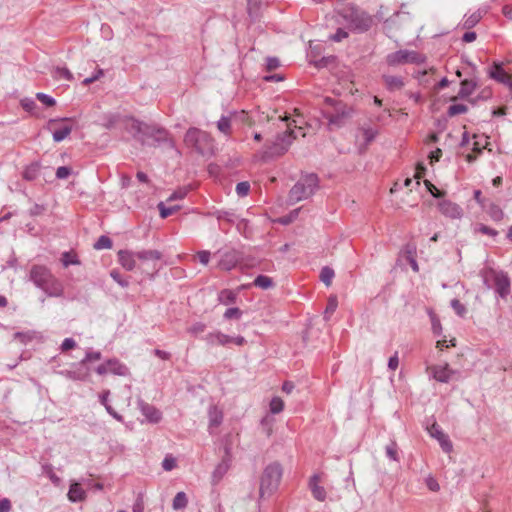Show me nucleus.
<instances>
[{
    "instance_id": "obj_1",
    "label": "nucleus",
    "mask_w": 512,
    "mask_h": 512,
    "mask_svg": "<svg viewBox=\"0 0 512 512\" xmlns=\"http://www.w3.org/2000/svg\"><path fill=\"white\" fill-rule=\"evenodd\" d=\"M128 132L141 145L159 146L166 144L174 148L175 144L167 130L154 124H148L137 119H131Z\"/></svg>"
},
{
    "instance_id": "obj_2",
    "label": "nucleus",
    "mask_w": 512,
    "mask_h": 512,
    "mask_svg": "<svg viewBox=\"0 0 512 512\" xmlns=\"http://www.w3.org/2000/svg\"><path fill=\"white\" fill-rule=\"evenodd\" d=\"M30 280L49 297H60L64 288L62 283L44 265H33L29 274Z\"/></svg>"
},
{
    "instance_id": "obj_3",
    "label": "nucleus",
    "mask_w": 512,
    "mask_h": 512,
    "mask_svg": "<svg viewBox=\"0 0 512 512\" xmlns=\"http://www.w3.org/2000/svg\"><path fill=\"white\" fill-rule=\"evenodd\" d=\"M319 177L315 173L302 174L288 194V202L295 204L313 196L319 189Z\"/></svg>"
},
{
    "instance_id": "obj_4",
    "label": "nucleus",
    "mask_w": 512,
    "mask_h": 512,
    "mask_svg": "<svg viewBox=\"0 0 512 512\" xmlns=\"http://www.w3.org/2000/svg\"><path fill=\"white\" fill-rule=\"evenodd\" d=\"M184 142L188 147L195 149L202 156H212L215 152L214 139L206 131L198 128H189L185 134Z\"/></svg>"
},
{
    "instance_id": "obj_5",
    "label": "nucleus",
    "mask_w": 512,
    "mask_h": 512,
    "mask_svg": "<svg viewBox=\"0 0 512 512\" xmlns=\"http://www.w3.org/2000/svg\"><path fill=\"white\" fill-rule=\"evenodd\" d=\"M296 138L295 131L290 128L288 131L279 133L272 143L264 146L261 152V160L267 162L284 155Z\"/></svg>"
},
{
    "instance_id": "obj_6",
    "label": "nucleus",
    "mask_w": 512,
    "mask_h": 512,
    "mask_svg": "<svg viewBox=\"0 0 512 512\" xmlns=\"http://www.w3.org/2000/svg\"><path fill=\"white\" fill-rule=\"evenodd\" d=\"M282 477V468L279 463L269 464L263 471L260 479L259 495L261 498L270 496L277 490Z\"/></svg>"
},
{
    "instance_id": "obj_7",
    "label": "nucleus",
    "mask_w": 512,
    "mask_h": 512,
    "mask_svg": "<svg viewBox=\"0 0 512 512\" xmlns=\"http://www.w3.org/2000/svg\"><path fill=\"white\" fill-rule=\"evenodd\" d=\"M427 57L414 50L400 49L392 52L386 56V63L389 66L395 67L405 64L420 65L426 62Z\"/></svg>"
},
{
    "instance_id": "obj_8",
    "label": "nucleus",
    "mask_w": 512,
    "mask_h": 512,
    "mask_svg": "<svg viewBox=\"0 0 512 512\" xmlns=\"http://www.w3.org/2000/svg\"><path fill=\"white\" fill-rule=\"evenodd\" d=\"M73 121L70 117L50 119L47 123V129L53 130V140L55 142H61L68 137L72 131V126L63 125L55 127L59 122H71Z\"/></svg>"
},
{
    "instance_id": "obj_9",
    "label": "nucleus",
    "mask_w": 512,
    "mask_h": 512,
    "mask_svg": "<svg viewBox=\"0 0 512 512\" xmlns=\"http://www.w3.org/2000/svg\"><path fill=\"white\" fill-rule=\"evenodd\" d=\"M350 117H351V109L341 103H339L335 106L334 113L326 116V118L328 119L329 125H333L335 127L343 126L345 121Z\"/></svg>"
},
{
    "instance_id": "obj_10",
    "label": "nucleus",
    "mask_w": 512,
    "mask_h": 512,
    "mask_svg": "<svg viewBox=\"0 0 512 512\" xmlns=\"http://www.w3.org/2000/svg\"><path fill=\"white\" fill-rule=\"evenodd\" d=\"M338 16L345 21L347 28L361 27V18L359 15V11L352 6H346L342 8L340 11H338Z\"/></svg>"
},
{
    "instance_id": "obj_11",
    "label": "nucleus",
    "mask_w": 512,
    "mask_h": 512,
    "mask_svg": "<svg viewBox=\"0 0 512 512\" xmlns=\"http://www.w3.org/2000/svg\"><path fill=\"white\" fill-rule=\"evenodd\" d=\"M494 278L495 291L501 298H505L510 293V280L506 273L492 271Z\"/></svg>"
},
{
    "instance_id": "obj_12",
    "label": "nucleus",
    "mask_w": 512,
    "mask_h": 512,
    "mask_svg": "<svg viewBox=\"0 0 512 512\" xmlns=\"http://www.w3.org/2000/svg\"><path fill=\"white\" fill-rule=\"evenodd\" d=\"M240 261V253L236 250L226 251L221 255L217 267L221 270L230 271Z\"/></svg>"
},
{
    "instance_id": "obj_13",
    "label": "nucleus",
    "mask_w": 512,
    "mask_h": 512,
    "mask_svg": "<svg viewBox=\"0 0 512 512\" xmlns=\"http://www.w3.org/2000/svg\"><path fill=\"white\" fill-rule=\"evenodd\" d=\"M439 210L441 213L449 218L458 219L462 216L461 207L449 200H442L438 203Z\"/></svg>"
},
{
    "instance_id": "obj_14",
    "label": "nucleus",
    "mask_w": 512,
    "mask_h": 512,
    "mask_svg": "<svg viewBox=\"0 0 512 512\" xmlns=\"http://www.w3.org/2000/svg\"><path fill=\"white\" fill-rule=\"evenodd\" d=\"M139 408L142 414L152 423H158L161 420V412L154 406L139 401Z\"/></svg>"
},
{
    "instance_id": "obj_15",
    "label": "nucleus",
    "mask_w": 512,
    "mask_h": 512,
    "mask_svg": "<svg viewBox=\"0 0 512 512\" xmlns=\"http://www.w3.org/2000/svg\"><path fill=\"white\" fill-rule=\"evenodd\" d=\"M320 477L314 474L309 480V488L312 492L313 497L318 501H324L326 499V491L323 486L319 485Z\"/></svg>"
},
{
    "instance_id": "obj_16",
    "label": "nucleus",
    "mask_w": 512,
    "mask_h": 512,
    "mask_svg": "<svg viewBox=\"0 0 512 512\" xmlns=\"http://www.w3.org/2000/svg\"><path fill=\"white\" fill-rule=\"evenodd\" d=\"M118 258L122 267L127 271H132L135 268V258H137L135 252L128 250H120L118 252Z\"/></svg>"
},
{
    "instance_id": "obj_17",
    "label": "nucleus",
    "mask_w": 512,
    "mask_h": 512,
    "mask_svg": "<svg viewBox=\"0 0 512 512\" xmlns=\"http://www.w3.org/2000/svg\"><path fill=\"white\" fill-rule=\"evenodd\" d=\"M205 340L209 345L226 346L232 343V337L222 332H212L205 336Z\"/></svg>"
},
{
    "instance_id": "obj_18",
    "label": "nucleus",
    "mask_w": 512,
    "mask_h": 512,
    "mask_svg": "<svg viewBox=\"0 0 512 512\" xmlns=\"http://www.w3.org/2000/svg\"><path fill=\"white\" fill-rule=\"evenodd\" d=\"M209 430L213 433V429L218 428L223 421V412L217 406H210L208 410Z\"/></svg>"
},
{
    "instance_id": "obj_19",
    "label": "nucleus",
    "mask_w": 512,
    "mask_h": 512,
    "mask_svg": "<svg viewBox=\"0 0 512 512\" xmlns=\"http://www.w3.org/2000/svg\"><path fill=\"white\" fill-rule=\"evenodd\" d=\"M41 169L42 167L40 162H32L25 167L24 171L22 172V177L26 181H35L40 177Z\"/></svg>"
},
{
    "instance_id": "obj_20",
    "label": "nucleus",
    "mask_w": 512,
    "mask_h": 512,
    "mask_svg": "<svg viewBox=\"0 0 512 512\" xmlns=\"http://www.w3.org/2000/svg\"><path fill=\"white\" fill-rule=\"evenodd\" d=\"M231 462L232 461L221 459L220 463L215 467V469L212 473L213 484H217L221 481V479L224 477V475L230 469Z\"/></svg>"
},
{
    "instance_id": "obj_21",
    "label": "nucleus",
    "mask_w": 512,
    "mask_h": 512,
    "mask_svg": "<svg viewBox=\"0 0 512 512\" xmlns=\"http://www.w3.org/2000/svg\"><path fill=\"white\" fill-rule=\"evenodd\" d=\"M489 75L491 78H493L496 81L503 83L505 85L511 79V76L499 64H494L491 67V69L489 71Z\"/></svg>"
},
{
    "instance_id": "obj_22",
    "label": "nucleus",
    "mask_w": 512,
    "mask_h": 512,
    "mask_svg": "<svg viewBox=\"0 0 512 512\" xmlns=\"http://www.w3.org/2000/svg\"><path fill=\"white\" fill-rule=\"evenodd\" d=\"M452 371L449 369L448 364L444 366L433 367V377L442 383H447L450 380Z\"/></svg>"
},
{
    "instance_id": "obj_23",
    "label": "nucleus",
    "mask_w": 512,
    "mask_h": 512,
    "mask_svg": "<svg viewBox=\"0 0 512 512\" xmlns=\"http://www.w3.org/2000/svg\"><path fill=\"white\" fill-rule=\"evenodd\" d=\"M382 78L389 91L400 90L404 87L403 78L400 76L383 75Z\"/></svg>"
},
{
    "instance_id": "obj_24",
    "label": "nucleus",
    "mask_w": 512,
    "mask_h": 512,
    "mask_svg": "<svg viewBox=\"0 0 512 512\" xmlns=\"http://www.w3.org/2000/svg\"><path fill=\"white\" fill-rule=\"evenodd\" d=\"M86 497L85 491L78 483H72L68 491V498L71 502L83 501Z\"/></svg>"
},
{
    "instance_id": "obj_25",
    "label": "nucleus",
    "mask_w": 512,
    "mask_h": 512,
    "mask_svg": "<svg viewBox=\"0 0 512 512\" xmlns=\"http://www.w3.org/2000/svg\"><path fill=\"white\" fill-rule=\"evenodd\" d=\"M136 257L141 261H158L161 258V253L157 250H143L135 252Z\"/></svg>"
},
{
    "instance_id": "obj_26",
    "label": "nucleus",
    "mask_w": 512,
    "mask_h": 512,
    "mask_svg": "<svg viewBox=\"0 0 512 512\" xmlns=\"http://www.w3.org/2000/svg\"><path fill=\"white\" fill-rule=\"evenodd\" d=\"M219 221H225L228 224H234L237 220V215L231 210H217L213 214Z\"/></svg>"
},
{
    "instance_id": "obj_27",
    "label": "nucleus",
    "mask_w": 512,
    "mask_h": 512,
    "mask_svg": "<svg viewBox=\"0 0 512 512\" xmlns=\"http://www.w3.org/2000/svg\"><path fill=\"white\" fill-rule=\"evenodd\" d=\"M475 88H476L475 82H473L472 80L465 79L461 82V87H460L458 96L461 98H466L473 93Z\"/></svg>"
},
{
    "instance_id": "obj_28",
    "label": "nucleus",
    "mask_w": 512,
    "mask_h": 512,
    "mask_svg": "<svg viewBox=\"0 0 512 512\" xmlns=\"http://www.w3.org/2000/svg\"><path fill=\"white\" fill-rule=\"evenodd\" d=\"M109 373L124 376L128 373V369L125 365L120 363L117 359L109 360Z\"/></svg>"
},
{
    "instance_id": "obj_29",
    "label": "nucleus",
    "mask_w": 512,
    "mask_h": 512,
    "mask_svg": "<svg viewBox=\"0 0 512 512\" xmlns=\"http://www.w3.org/2000/svg\"><path fill=\"white\" fill-rule=\"evenodd\" d=\"M188 498L185 492H178L172 502V507L174 510H182L187 507Z\"/></svg>"
},
{
    "instance_id": "obj_30",
    "label": "nucleus",
    "mask_w": 512,
    "mask_h": 512,
    "mask_svg": "<svg viewBox=\"0 0 512 512\" xmlns=\"http://www.w3.org/2000/svg\"><path fill=\"white\" fill-rule=\"evenodd\" d=\"M323 50H324V47L321 42L315 43L314 41L309 40L308 57L310 58V60H317L316 58L321 55Z\"/></svg>"
},
{
    "instance_id": "obj_31",
    "label": "nucleus",
    "mask_w": 512,
    "mask_h": 512,
    "mask_svg": "<svg viewBox=\"0 0 512 512\" xmlns=\"http://www.w3.org/2000/svg\"><path fill=\"white\" fill-rule=\"evenodd\" d=\"M253 284L256 287H259L261 289L267 290L269 288H272L274 286V282L272 278L265 276V275H258L254 281Z\"/></svg>"
},
{
    "instance_id": "obj_32",
    "label": "nucleus",
    "mask_w": 512,
    "mask_h": 512,
    "mask_svg": "<svg viewBox=\"0 0 512 512\" xmlns=\"http://www.w3.org/2000/svg\"><path fill=\"white\" fill-rule=\"evenodd\" d=\"M220 303L228 305L236 301V293L229 289L222 290L218 295Z\"/></svg>"
},
{
    "instance_id": "obj_33",
    "label": "nucleus",
    "mask_w": 512,
    "mask_h": 512,
    "mask_svg": "<svg viewBox=\"0 0 512 512\" xmlns=\"http://www.w3.org/2000/svg\"><path fill=\"white\" fill-rule=\"evenodd\" d=\"M217 128H218V130L221 133H223L225 135H230V133H231V119L229 117L222 116L217 121Z\"/></svg>"
},
{
    "instance_id": "obj_34",
    "label": "nucleus",
    "mask_w": 512,
    "mask_h": 512,
    "mask_svg": "<svg viewBox=\"0 0 512 512\" xmlns=\"http://www.w3.org/2000/svg\"><path fill=\"white\" fill-rule=\"evenodd\" d=\"M334 270L328 266H325L321 269L320 272V280L326 285L330 286L332 283V279L334 277Z\"/></svg>"
},
{
    "instance_id": "obj_35",
    "label": "nucleus",
    "mask_w": 512,
    "mask_h": 512,
    "mask_svg": "<svg viewBox=\"0 0 512 512\" xmlns=\"http://www.w3.org/2000/svg\"><path fill=\"white\" fill-rule=\"evenodd\" d=\"M262 7L261 0H248L247 10L251 17H257Z\"/></svg>"
},
{
    "instance_id": "obj_36",
    "label": "nucleus",
    "mask_w": 512,
    "mask_h": 512,
    "mask_svg": "<svg viewBox=\"0 0 512 512\" xmlns=\"http://www.w3.org/2000/svg\"><path fill=\"white\" fill-rule=\"evenodd\" d=\"M112 247V240L105 235H102L94 244L96 250L110 249Z\"/></svg>"
},
{
    "instance_id": "obj_37",
    "label": "nucleus",
    "mask_w": 512,
    "mask_h": 512,
    "mask_svg": "<svg viewBox=\"0 0 512 512\" xmlns=\"http://www.w3.org/2000/svg\"><path fill=\"white\" fill-rule=\"evenodd\" d=\"M468 111V107L464 104H453L448 108V115L450 117L466 113Z\"/></svg>"
},
{
    "instance_id": "obj_38",
    "label": "nucleus",
    "mask_w": 512,
    "mask_h": 512,
    "mask_svg": "<svg viewBox=\"0 0 512 512\" xmlns=\"http://www.w3.org/2000/svg\"><path fill=\"white\" fill-rule=\"evenodd\" d=\"M283 409H284L283 400L279 397L272 398V400L270 402V411L273 414H278V413L282 412Z\"/></svg>"
},
{
    "instance_id": "obj_39",
    "label": "nucleus",
    "mask_w": 512,
    "mask_h": 512,
    "mask_svg": "<svg viewBox=\"0 0 512 512\" xmlns=\"http://www.w3.org/2000/svg\"><path fill=\"white\" fill-rule=\"evenodd\" d=\"M179 208V206L166 207L163 202L158 204V209L162 218H167L176 212Z\"/></svg>"
},
{
    "instance_id": "obj_40",
    "label": "nucleus",
    "mask_w": 512,
    "mask_h": 512,
    "mask_svg": "<svg viewBox=\"0 0 512 512\" xmlns=\"http://www.w3.org/2000/svg\"><path fill=\"white\" fill-rule=\"evenodd\" d=\"M386 455L393 461H399L397 444L395 442H391L386 446Z\"/></svg>"
},
{
    "instance_id": "obj_41",
    "label": "nucleus",
    "mask_w": 512,
    "mask_h": 512,
    "mask_svg": "<svg viewBox=\"0 0 512 512\" xmlns=\"http://www.w3.org/2000/svg\"><path fill=\"white\" fill-rule=\"evenodd\" d=\"M335 61V57L334 56H323L321 57L320 59H317V60H310V62L312 64H314V66H316L317 68H323V67H326L328 66L330 63L334 62Z\"/></svg>"
},
{
    "instance_id": "obj_42",
    "label": "nucleus",
    "mask_w": 512,
    "mask_h": 512,
    "mask_svg": "<svg viewBox=\"0 0 512 512\" xmlns=\"http://www.w3.org/2000/svg\"><path fill=\"white\" fill-rule=\"evenodd\" d=\"M61 261H62L64 267H68L69 265H75V264L80 263L79 260L77 259V257L75 255H72L69 252H64L62 254Z\"/></svg>"
},
{
    "instance_id": "obj_43",
    "label": "nucleus",
    "mask_w": 512,
    "mask_h": 512,
    "mask_svg": "<svg viewBox=\"0 0 512 512\" xmlns=\"http://www.w3.org/2000/svg\"><path fill=\"white\" fill-rule=\"evenodd\" d=\"M34 338V332H16L14 339L19 340L22 344H27Z\"/></svg>"
},
{
    "instance_id": "obj_44",
    "label": "nucleus",
    "mask_w": 512,
    "mask_h": 512,
    "mask_svg": "<svg viewBox=\"0 0 512 512\" xmlns=\"http://www.w3.org/2000/svg\"><path fill=\"white\" fill-rule=\"evenodd\" d=\"M36 99L48 107L54 106L56 104L54 98L42 92L36 93Z\"/></svg>"
},
{
    "instance_id": "obj_45",
    "label": "nucleus",
    "mask_w": 512,
    "mask_h": 512,
    "mask_svg": "<svg viewBox=\"0 0 512 512\" xmlns=\"http://www.w3.org/2000/svg\"><path fill=\"white\" fill-rule=\"evenodd\" d=\"M299 212H300V208L294 209L288 215L281 217L279 219V222L283 225H288V224L292 223L298 217Z\"/></svg>"
},
{
    "instance_id": "obj_46",
    "label": "nucleus",
    "mask_w": 512,
    "mask_h": 512,
    "mask_svg": "<svg viewBox=\"0 0 512 512\" xmlns=\"http://www.w3.org/2000/svg\"><path fill=\"white\" fill-rule=\"evenodd\" d=\"M489 214L490 216L494 219V220H501L504 216V213L503 211L501 210V208L496 205V204H491L490 208H489Z\"/></svg>"
},
{
    "instance_id": "obj_47",
    "label": "nucleus",
    "mask_w": 512,
    "mask_h": 512,
    "mask_svg": "<svg viewBox=\"0 0 512 512\" xmlns=\"http://www.w3.org/2000/svg\"><path fill=\"white\" fill-rule=\"evenodd\" d=\"M362 131H363V136H364L366 144H369L370 142H372L378 134L377 129H374L371 127L363 128Z\"/></svg>"
},
{
    "instance_id": "obj_48",
    "label": "nucleus",
    "mask_w": 512,
    "mask_h": 512,
    "mask_svg": "<svg viewBox=\"0 0 512 512\" xmlns=\"http://www.w3.org/2000/svg\"><path fill=\"white\" fill-rule=\"evenodd\" d=\"M451 307L455 310L457 315L461 317H463L467 312L466 307L458 299L451 300Z\"/></svg>"
},
{
    "instance_id": "obj_49",
    "label": "nucleus",
    "mask_w": 512,
    "mask_h": 512,
    "mask_svg": "<svg viewBox=\"0 0 512 512\" xmlns=\"http://www.w3.org/2000/svg\"><path fill=\"white\" fill-rule=\"evenodd\" d=\"M175 467H176V459L171 455H167L162 462V468L165 471H171Z\"/></svg>"
},
{
    "instance_id": "obj_50",
    "label": "nucleus",
    "mask_w": 512,
    "mask_h": 512,
    "mask_svg": "<svg viewBox=\"0 0 512 512\" xmlns=\"http://www.w3.org/2000/svg\"><path fill=\"white\" fill-rule=\"evenodd\" d=\"M250 190V184L246 181L239 182L236 185V193L240 197H244L249 193Z\"/></svg>"
},
{
    "instance_id": "obj_51",
    "label": "nucleus",
    "mask_w": 512,
    "mask_h": 512,
    "mask_svg": "<svg viewBox=\"0 0 512 512\" xmlns=\"http://www.w3.org/2000/svg\"><path fill=\"white\" fill-rule=\"evenodd\" d=\"M242 315V311L237 307L228 308L224 313L226 319H239Z\"/></svg>"
},
{
    "instance_id": "obj_52",
    "label": "nucleus",
    "mask_w": 512,
    "mask_h": 512,
    "mask_svg": "<svg viewBox=\"0 0 512 512\" xmlns=\"http://www.w3.org/2000/svg\"><path fill=\"white\" fill-rule=\"evenodd\" d=\"M424 184L427 190L433 195L435 198H441L444 196V192L439 191L435 185H433L429 180H425Z\"/></svg>"
},
{
    "instance_id": "obj_53",
    "label": "nucleus",
    "mask_w": 512,
    "mask_h": 512,
    "mask_svg": "<svg viewBox=\"0 0 512 512\" xmlns=\"http://www.w3.org/2000/svg\"><path fill=\"white\" fill-rule=\"evenodd\" d=\"M428 431L430 433V435L439 440L441 437H443L445 434L443 433V431L441 430V428L439 427L438 424L434 423L432 424L429 428H428Z\"/></svg>"
},
{
    "instance_id": "obj_54",
    "label": "nucleus",
    "mask_w": 512,
    "mask_h": 512,
    "mask_svg": "<svg viewBox=\"0 0 512 512\" xmlns=\"http://www.w3.org/2000/svg\"><path fill=\"white\" fill-rule=\"evenodd\" d=\"M337 308V300L335 297H331L329 298L328 300V304H327V307H326V310H325V319H328V316L332 313H334V311L336 310Z\"/></svg>"
},
{
    "instance_id": "obj_55",
    "label": "nucleus",
    "mask_w": 512,
    "mask_h": 512,
    "mask_svg": "<svg viewBox=\"0 0 512 512\" xmlns=\"http://www.w3.org/2000/svg\"><path fill=\"white\" fill-rule=\"evenodd\" d=\"M280 66V61L276 57H267L266 59V70L273 71Z\"/></svg>"
},
{
    "instance_id": "obj_56",
    "label": "nucleus",
    "mask_w": 512,
    "mask_h": 512,
    "mask_svg": "<svg viewBox=\"0 0 512 512\" xmlns=\"http://www.w3.org/2000/svg\"><path fill=\"white\" fill-rule=\"evenodd\" d=\"M55 77L65 78L66 80H71L73 78L71 72L67 68L60 67L55 69Z\"/></svg>"
},
{
    "instance_id": "obj_57",
    "label": "nucleus",
    "mask_w": 512,
    "mask_h": 512,
    "mask_svg": "<svg viewBox=\"0 0 512 512\" xmlns=\"http://www.w3.org/2000/svg\"><path fill=\"white\" fill-rule=\"evenodd\" d=\"M133 512H144L143 494L139 493L132 507Z\"/></svg>"
},
{
    "instance_id": "obj_58",
    "label": "nucleus",
    "mask_w": 512,
    "mask_h": 512,
    "mask_svg": "<svg viewBox=\"0 0 512 512\" xmlns=\"http://www.w3.org/2000/svg\"><path fill=\"white\" fill-rule=\"evenodd\" d=\"M425 483H426V486L428 487V489L433 492H437L440 489V486H439L437 480L432 476H428L425 479Z\"/></svg>"
},
{
    "instance_id": "obj_59",
    "label": "nucleus",
    "mask_w": 512,
    "mask_h": 512,
    "mask_svg": "<svg viewBox=\"0 0 512 512\" xmlns=\"http://www.w3.org/2000/svg\"><path fill=\"white\" fill-rule=\"evenodd\" d=\"M480 20L479 14H472L469 18H467L464 22V27L466 29H471L475 26V24Z\"/></svg>"
},
{
    "instance_id": "obj_60",
    "label": "nucleus",
    "mask_w": 512,
    "mask_h": 512,
    "mask_svg": "<svg viewBox=\"0 0 512 512\" xmlns=\"http://www.w3.org/2000/svg\"><path fill=\"white\" fill-rule=\"evenodd\" d=\"M71 174V168L67 166H60L56 170V177L58 179H65Z\"/></svg>"
},
{
    "instance_id": "obj_61",
    "label": "nucleus",
    "mask_w": 512,
    "mask_h": 512,
    "mask_svg": "<svg viewBox=\"0 0 512 512\" xmlns=\"http://www.w3.org/2000/svg\"><path fill=\"white\" fill-rule=\"evenodd\" d=\"M205 328H206L205 324H203L201 322H197V323L193 324L188 329V332L191 333V334H194V335H198L200 333H203L205 331Z\"/></svg>"
},
{
    "instance_id": "obj_62",
    "label": "nucleus",
    "mask_w": 512,
    "mask_h": 512,
    "mask_svg": "<svg viewBox=\"0 0 512 512\" xmlns=\"http://www.w3.org/2000/svg\"><path fill=\"white\" fill-rule=\"evenodd\" d=\"M21 106L23 107L24 110H26L28 112H32L33 109L36 107V103L31 98H24L21 100Z\"/></svg>"
},
{
    "instance_id": "obj_63",
    "label": "nucleus",
    "mask_w": 512,
    "mask_h": 512,
    "mask_svg": "<svg viewBox=\"0 0 512 512\" xmlns=\"http://www.w3.org/2000/svg\"><path fill=\"white\" fill-rule=\"evenodd\" d=\"M438 441L445 452H450L452 450V443L446 434L443 437H441Z\"/></svg>"
},
{
    "instance_id": "obj_64",
    "label": "nucleus",
    "mask_w": 512,
    "mask_h": 512,
    "mask_svg": "<svg viewBox=\"0 0 512 512\" xmlns=\"http://www.w3.org/2000/svg\"><path fill=\"white\" fill-rule=\"evenodd\" d=\"M76 346V342L72 338H65L61 344V351L65 352L73 349Z\"/></svg>"
}]
</instances>
